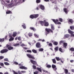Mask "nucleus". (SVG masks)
<instances>
[{
	"label": "nucleus",
	"mask_w": 74,
	"mask_h": 74,
	"mask_svg": "<svg viewBox=\"0 0 74 74\" xmlns=\"http://www.w3.org/2000/svg\"><path fill=\"white\" fill-rule=\"evenodd\" d=\"M64 11L65 13H67V9L66 8H64Z\"/></svg>",
	"instance_id": "e433bc0d"
},
{
	"label": "nucleus",
	"mask_w": 74,
	"mask_h": 74,
	"mask_svg": "<svg viewBox=\"0 0 74 74\" xmlns=\"http://www.w3.org/2000/svg\"><path fill=\"white\" fill-rule=\"evenodd\" d=\"M70 51H72V52H74V48L71 47V48L70 49Z\"/></svg>",
	"instance_id": "c756f323"
},
{
	"label": "nucleus",
	"mask_w": 74,
	"mask_h": 74,
	"mask_svg": "<svg viewBox=\"0 0 74 74\" xmlns=\"http://www.w3.org/2000/svg\"><path fill=\"white\" fill-rule=\"evenodd\" d=\"M0 65L1 66H2V67H4V64L3 63H0Z\"/></svg>",
	"instance_id": "49530a36"
},
{
	"label": "nucleus",
	"mask_w": 74,
	"mask_h": 74,
	"mask_svg": "<svg viewBox=\"0 0 74 74\" xmlns=\"http://www.w3.org/2000/svg\"><path fill=\"white\" fill-rule=\"evenodd\" d=\"M5 1L6 3H10V0H5Z\"/></svg>",
	"instance_id": "4d7b16f0"
},
{
	"label": "nucleus",
	"mask_w": 74,
	"mask_h": 74,
	"mask_svg": "<svg viewBox=\"0 0 74 74\" xmlns=\"http://www.w3.org/2000/svg\"><path fill=\"white\" fill-rule=\"evenodd\" d=\"M44 51V49L43 48H40L38 49V51L39 52H42Z\"/></svg>",
	"instance_id": "bb28decb"
},
{
	"label": "nucleus",
	"mask_w": 74,
	"mask_h": 74,
	"mask_svg": "<svg viewBox=\"0 0 74 74\" xmlns=\"http://www.w3.org/2000/svg\"><path fill=\"white\" fill-rule=\"evenodd\" d=\"M45 31L47 33V34H49L50 32L53 33V31L51 30V29L46 28L45 29Z\"/></svg>",
	"instance_id": "7ed1b4c3"
},
{
	"label": "nucleus",
	"mask_w": 74,
	"mask_h": 74,
	"mask_svg": "<svg viewBox=\"0 0 74 74\" xmlns=\"http://www.w3.org/2000/svg\"><path fill=\"white\" fill-rule=\"evenodd\" d=\"M40 8H41V9L42 10H44L45 9L44 6L42 5H40Z\"/></svg>",
	"instance_id": "412c9836"
},
{
	"label": "nucleus",
	"mask_w": 74,
	"mask_h": 74,
	"mask_svg": "<svg viewBox=\"0 0 74 74\" xmlns=\"http://www.w3.org/2000/svg\"><path fill=\"white\" fill-rule=\"evenodd\" d=\"M30 62L32 63L33 64L36 65L37 64V62L35 61H33L32 60H30Z\"/></svg>",
	"instance_id": "1a4fd4ad"
},
{
	"label": "nucleus",
	"mask_w": 74,
	"mask_h": 74,
	"mask_svg": "<svg viewBox=\"0 0 74 74\" xmlns=\"http://www.w3.org/2000/svg\"><path fill=\"white\" fill-rule=\"evenodd\" d=\"M4 58V56H0V60H1V59H3Z\"/></svg>",
	"instance_id": "5fc2aeb1"
},
{
	"label": "nucleus",
	"mask_w": 74,
	"mask_h": 74,
	"mask_svg": "<svg viewBox=\"0 0 74 74\" xmlns=\"http://www.w3.org/2000/svg\"><path fill=\"white\" fill-rule=\"evenodd\" d=\"M68 33H69V34H73V33H74V32L71 31V30H70V29H68Z\"/></svg>",
	"instance_id": "f3484780"
},
{
	"label": "nucleus",
	"mask_w": 74,
	"mask_h": 74,
	"mask_svg": "<svg viewBox=\"0 0 74 74\" xmlns=\"http://www.w3.org/2000/svg\"><path fill=\"white\" fill-rule=\"evenodd\" d=\"M16 34H17V33L16 32H13L12 35L13 37H16Z\"/></svg>",
	"instance_id": "6ab92c4d"
},
{
	"label": "nucleus",
	"mask_w": 74,
	"mask_h": 74,
	"mask_svg": "<svg viewBox=\"0 0 74 74\" xmlns=\"http://www.w3.org/2000/svg\"><path fill=\"white\" fill-rule=\"evenodd\" d=\"M8 51V50L7 49H5L2 50L1 51V53H4L7 52Z\"/></svg>",
	"instance_id": "0eeeda50"
},
{
	"label": "nucleus",
	"mask_w": 74,
	"mask_h": 74,
	"mask_svg": "<svg viewBox=\"0 0 74 74\" xmlns=\"http://www.w3.org/2000/svg\"><path fill=\"white\" fill-rule=\"evenodd\" d=\"M52 21H53V22L55 23L56 25H60V24H61V23L60 22H58L59 21V20L57 19H52Z\"/></svg>",
	"instance_id": "20e7f679"
},
{
	"label": "nucleus",
	"mask_w": 74,
	"mask_h": 74,
	"mask_svg": "<svg viewBox=\"0 0 74 74\" xmlns=\"http://www.w3.org/2000/svg\"><path fill=\"white\" fill-rule=\"evenodd\" d=\"M68 22L69 23H72V24L73 23V20L71 19H69Z\"/></svg>",
	"instance_id": "f8f14e48"
},
{
	"label": "nucleus",
	"mask_w": 74,
	"mask_h": 74,
	"mask_svg": "<svg viewBox=\"0 0 74 74\" xmlns=\"http://www.w3.org/2000/svg\"><path fill=\"white\" fill-rule=\"evenodd\" d=\"M19 45V43H17L16 44H15L13 45V46H14V47H16V46H18Z\"/></svg>",
	"instance_id": "3c124183"
},
{
	"label": "nucleus",
	"mask_w": 74,
	"mask_h": 74,
	"mask_svg": "<svg viewBox=\"0 0 74 74\" xmlns=\"http://www.w3.org/2000/svg\"><path fill=\"white\" fill-rule=\"evenodd\" d=\"M70 29L71 30H74V26H71L70 27Z\"/></svg>",
	"instance_id": "cd10ccee"
},
{
	"label": "nucleus",
	"mask_w": 74,
	"mask_h": 74,
	"mask_svg": "<svg viewBox=\"0 0 74 74\" xmlns=\"http://www.w3.org/2000/svg\"><path fill=\"white\" fill-rule=\"evenodd\" d=\"M64 37L66 38H69L70 37V35L69 34H66L64 35Z\"/></svg>",
	"instance_id": "dca6fc26"
},
{
	"label": "nucleus",
	"mask_w": 74,
	"mask_h": 74,
	"mask_svg": "<svg viewBox=\"0 0 74 74\" xmlns=\"http://www.w3.org/2000/svg\"><path fill=\"white\" fill-rule=\"evenodd\" d=\"M33 67L34 69H35V70H36V66L35 65H33Z\"/></svg>",
	"instance_id": "09e8293b"
},
{
	"label": "nucleus",
	"mask_w": 74,
	"mask_h": 74,
	"mask_svg": "<svg viewBox=\"0 0 74 74\" xmlns=\"http://www.w3.org/2000/svg\"><path fill=\"white\" fill-rule=\"evenodd\" d=\"M40 2H41V1H40V0H36V1L37 3H40Z\"/></svg>",
	"instance_id": "8fccbe9b"
},
{
	"label": "nucleus",
	"mask_w": 74,
	"mask_h": 74,
	"mask_svg": "<svg viewBox=\"0 0 74 74\" xmlns=\"http://www.w3.org/2000/svg\"><path fill=\"white\" fill-rule=\"evenodd\" d=\"M21 36H18L17 38L18 40H19V41H21Z\"/></svg>",
	"instance_id": "a18cd8bd"
},
{
	"label": "nucleus",
	"mask_w": 74,
	"mask_h": 74,
	"mask_svg": "<svg viewBox=\"0 0 74 74\" xmlns=\"http://www.w3.org/2000/svg\"><path fill=\"white\" fill-rule=\"evenodd\" d=\"M14 64H18V63L16 62H14Z\"/></svg>",
	"instance_id": "0e129e2a"
},
{
	"label": "nucleus",
	"mask_w": 74,
	"mask_h": 74,
	"mask_svg": "<svg viewBox=\"0 0 74 74\" xmlns=\"http://www.w3.org/2000/svg\"><path fill=\"white\" fill-rule=\"evenodd\" d=\"M15 3L14 4L13 0L11 1V2L8 5L9 7H14V6H15V5H16L18 4V2H16V1H15Z\"/></svg>",
	"instance_id": "f257e3e1"
},
{
	"label": "nucleus",
	"mask_w": 74,
	"mask_h": 74,
	"mask_svg": "<svg viewBox=\"0 0 74 74\" xmlns=\"http://www.w3.org/2000/svg\"><path fill=\"white\" fill-rule=\"evenodd\" d=\"M20 69H24V70H27V68L24 66H21L20 67Z\"/></svg>",
	"instance_id": "4468645a"
},
{
	"label": "nucleus",
	"mask_w": 74,
	"mask_h": 74,
	"mask_svg": "<svg viewBox=\"0 0 74 74\" xmlns=\"http://www.w3.org/2000/svg\"><path fill=\"white\" fill-rule=\"evenodd\" d=\"M27 52L29 53H32V51L30 50H27Z\"/></svg>",
	"instance_id": "603ef678"
},
{
	"label": "nucleus",
	"mask_w": 74,
	"mask_h": 74,
	"mask_svg": "<svg viewBox=\"0 0 74 74\" xmlns=\"http://www.w3.org/2000/svg\"><path fill=\"white\" fill-rule=\"evenodd\" d=\"M21 47H22V46H25V45L24 44L22 43L21 45Z\"/></svg>",
	"instance_id": "13d9d810"
},
{
	"label": "nucleus",
	"mask_w": 74,
	"mask_h": 74,
	"mask_svg": "<svg viewBox=\"0 0 74 74\" xmlns=\"http://www.w3.org/2000/svg\"><path fill=\"white\" fill-rule=\"evenodd\" d=\"M22 26L24 29H26V25H25V23H23V24L22 25Z\"/></svg>",
	"instance_id": "7c9ffc66"
},
{
	"label": "nucleus",
	"mask_w": 74,
	"mask_h": 74,
	"mask_svg": "<svg viewBox=\"0 0 74 74\" xmlns=\"http://www.w3.org/2000/svg\"><path fill=\"white\" fill-rule=\"evenodd\" d=\"M13 74H18V73L15 72V71H13Z\"/></svg>",
	"instance_id": "864d4df0"
},
{
	"label": "nucleus",
	"mask_w": 74,
	"mask_h": 74,
	"mask_svg": "<svg viewBox=\"0 0 74 74\" xmlns=\"http://www.w3.org/2000/svg\"><path fill=\"white\" fill-rule=\"evenodd\" d=\"M9 36L10 37H12V36H11V34H9Z\"/></svg>",
	"instance_id": "052dcab7"
},
{
	"label": "nucleus",
	"mask_w": 74,
	"mask_h": 74,
	"mask_svg": "<svg viewBox=\"0 0 74 74\" xmlns=\"http://www.w3.org/2000/svg\"><path fill=\"white\" fill-rule=\"evenodd\" d=\"M21 73H26V71H21Z\"/></svg>",
	"instance_id": "e2e57ef3"
},
{
	"label": "nucleus",
	"mask_w": 74,
	"mask_h": 74,
	"mask_svg": "<svg viewBox=\"0 0 74 74\" xmlns=\"http://www.w3.org/2000/svg\"><path fill=\"white\" fill-rule=\"evenodd\" d=\"M4 41V38L1 39L0 38V42H3Z\"/></svg>",
	"instance_id": "79ce46f5"
},
{
	"label": "nucleus",
	"mask_w": 74,
	"mask_h": 74,
	"mask_svg": "<svg viewBox=\"0 0 74 74\" xmlns=\"http://www.w3.org/2000/svg\"><path fill=\"white\" fill-rule=\"evenodd\" d=\"M59 21L61 22H63V19L61 18H59Z\"/></svg>",
	"instance_id": "58836bf2"
},
{
	"label": "nucleus",
	"mask_w": 74,
	"mask_h": 74,
	"mask_svg": "<svg viewBox=\"0 0 74 74\" xmlns=\"http://www.w3.org/2000/svg\"><path fill=\"white\" fill-rule=\"evenodd\" d=\"M27 56L30 59H35V58L34 57V56L30 55V54H28L27 55Z\"/></svg>",
	"instance_id": "6e6552de"
},
{
	"label": "nucleus",
	"mask_w": 74,
	"mask_h": 74,
	"mask_svg": "<svg viewBox=\"0 0 74 74\" xmlns=\"http://www.w3.org/2000/svg\"><path fill=\"white\" fill-rule=\"evenodd\" d=\"M28 36L29 37H32L33 36V33L31 32H29L28 34Z\"/></svg>",
	"instance_id": "b1692460"
},
{
	"label": "nucleus",
	"mask_w": 74,
	"mask_h": 74,
	"mask_svg": "<svg viewBox=\"0 0 74 74\" xmlns=\"http://www.w3.org/2000/svg\"><path fill=\"white\" fill-rule=\"evenodd\" d=\"M58 47H56L54 48V49L55 50V51H58Z\"/></svg>",
	"instance_id": "a19ab883"
},
{
	"label": "nucleus",
	"mask_w": 74,
	"mask_h": 74,
	"mask_svg": "<svg viewBox=\"0 0 74 74\" xmlns=\"http://www.w3.org/2000/svg\"><path fill=\"white\" fill-rule=\"evenodd\" d=\"M47 68H51V65L49 64L47 65Z\"/></svg>",
	"instance_id": "4c0bfd02"
},
{
	"label": "nucleus",
	"mask_w": 74,
	"mask_h": 74,
	"mask_svg": "<svg viewBox=\"0 0 74 74\" xmlns=\"http://www.w3.org/2000/svg\"><path fill=\"white\" fill-rule=\"evenodd\" d=\"M67 43L66 42H64L63 43V47L64 48H66L67 47Z\"/></svg>",
	"instance_id": "9b49d317"
},
{
	"label": "nucleus",
	"mask_w": 74,
	"mask_h": 74,
	"mask_svg": "<svg viewBox=\"0 0 74 74\" xmlns=\"http://www.w3.org/2000/svg\"><path fill=\"white\" fill-rule=\"evenodd\" d=\"M60 45H61V44H63V43H64V40H61L60 42Z\"/></svg>",
	"instance_id": "2f4dec72"
},
{
	"label": "nucleus",
	"mask_w": 74,
	"mask_h": 74,
	"mask_svg": "<svg viewBox=\"0 0 74 74\" xmlns=\"http://www.w3.org/2000/svg\"><path fill=\"white\" fill-rule=\"evenodd\" d=\"M38 16H39L38 14H32L30 16L29 18L31 19L36 18H38Z\"/></svg>",
	"instance_id": "f03ea898"
},
{
	"label": "nucleus",
	"mask_w": 74,
	"mask_h": 74,
	"mask_svg": "<svg viewBox=\"0 0 74 74\" xmlns=\"http://www.w3.org/2000/svg\"><path fill=\"white\" fill-rule=\"evenodd\" d=\"M32 51L34 53H37V51L35 49L32 50Z\"/></svg>",
	"instance_id": "473e14b6"
},
{
	"label": "nucleus",
	"mask_w": 74,
	"mask_h": 74,
	"mask_svg": "<svg viewBox=\"0 0 74 74\" xmlns=\"http://www.w3.org/2000/svg\"><path fill=\"white\" fill-rule=\"evenodd\" d=\"M59 51H60V52H63V50H62V49L61 48H59Z\"/></svg>",
	"instance_id": "c03bdc74"
},
{
	"label": "nucleus",
	"mask_w": 74,
	"mask_h": 74,
	"mask_svg": "<svg viewBox=\"0 0 74 74\" xmlns=\"http://www.w3.org/2000/svg\"><path fill=\"white\" fill-rule=\"evenodd\" d=\"M64 71L65 74H67L68 73V70L67 69H64Z\"/></svg>",
	"instance_id": "393cba45"
},
{
	"label": "nucleus",
	"mask_w": 74,
	"mask_h": 74,
	"mask_svg": "<svg viewBox=\"0 0 74 74\" xmlns=\"http://www.w3.org/2000/svg\"><path fill=\"white\" fill-rule=\"evenodd\" d=\"M52 67L54 71H56V70H57L56 66L55 65L52 64Z\"/></svg>",
	"instance_id": "9d476101"
},
{
	"label": "nucleus",
	"mask_w": 74,
	"mask_h": 74,
	"mask_svg": "<svg viewBox=\"0 0 74 74\" xmlns=\"http://www.w3.org/2000/svg\"><path fill=\"white\" fill-rule=\"evenodd\" d=\"M36 46L37 48H40L41 47V45L40 43L39 42H38L36 44Z\"/></svg>",
	"instance_id": "423d86ee"
},
{
	"label": "nucleus",
	"mask_w": 74,
	"mask_h": 74,
	"mask_svg": "<svg viewBox=\"0 0 74 74\" xmlns=\"http://www.w3.org/2000/svg\"><path fill=\"white\" fill-rule=\"evenodd\" d=\"M48 45L50 47H52V44L51 43H49L48 44Z\"/></svg>",
	"instance_id": "ea45409f"
},
{
	"label": "nucleus",
	"mask_w": 74,
	"mask_h": 74,
	"mask_svg": "<svg viewBox=\"0 0 74 74\" xmlns=\"http://www.w3.org/2000/svg\"><path fill=\"white\" fill-rule=\"evenodd\" d=\"M71 34V37H74V34Z\"/></svg>",
	"instance_id": "69168bd1"
},
{
	"label": "nucleus",
	"mask_w": 74,
	"mask_h": 74,
	"mask_svg": "<svg viewBox=\"0 0 74 74\" xmlns=\"http://www.w3.org/2000/svg\"><path fill=\"white\" fill-rule=\"evenodd\" d=\"M4 60H5V61H6V62H9L8 60V58L4 59Z\"/></svg>",
	"instance_id": "6e6d98bb"
},
{
	"label": "nucleus",
	"mask_w": 74,
	"mask_h": 74,
	"mask_svg": "<svg viewBox=\"0 0 74 74\" xmlns=\"http://www.w3.org/2000/svg\"><path fill=\"white\" fill-rule=\"evenodd\" d=\"M44 25L45 26H49V23L46 22L45 23Z\"/></svg>",
	"instance_id": "a211bd4d"
},
{
	"label": "nucleus",
	"mask_w": 74,
	"mask_h": 74,
	"mask_svg": "<svg viewBox=\"0 0 74 74\" xmlns=\"http://www.w3.org/2000/svg\"><path fill=\"white\" fill-rule=\"evenodd\" d=\"M34 35L35 37H36V38H38V37H39V35L36 34H34Z\"/></svg>",
	"instance_id": "c85d7f7f"
},
{
	"label": "nucleus",
	"mask_w": 74,
	"mask_h": 74,
	"mask_svg": "<svg viewBox=\"0 0 74 74\" xmlns=\"http://www.w3.org/2000/svg\"><path fill=\"white\" fill-rule=\"evenodd\" d=\"M37 70H38V71H40V72H42V70H41V69L38 67L37 68Z\"/></svg>",
	"instance_id": "5701e85b"
},
{
	"label": "nucleus",
	"mask_w": 74,
	"mask_h": 74,
	"mask_svg": "<svg viewBox=\"0 0 74 74\" xmlns=\"http://www.w3.org/2000/svg\"><path fill=\"white\" fill-rule=\"evenodd\" d=\"M4 74H8V72H6Z\"/></svg>",
	"instance_id": "774afa93"
},
{
	"label": "nucleus",
	"mask_w": 74,
	"mask_h": 74,
	"mask_svg": "<svg viewBox=\"0 0 74 74\" xmlns=\"http://www.w3.org/2000/svg\"><path fill=\"white\" fill-rule=\"evenodd\" d=\"M39 22L42 26H43V24H44V22L43 21H39Z\"/></svg>",
	"instance_id": "aec40b11"
},
{
	"label": "nucleus",
	"mask_w": 74,
	"mask_h": 74,
	"mask_svg": "<svg viewBox=\"0 0 74 74\" xmlns=\"http://www.w3.org/2000/svg\"><path fill=\"white\" fill-rule=\"evenodd\" d=\"M4 0H1V1H2L3 2L4 4L5 5H6V3H5V2H4Z\"/></svg>",
	"instance_id": "bf43d9fd"
},
{
	"label": "nucleus",
	"mask_w": 74,
	"mask_h": 74,
	"mask_svg": "<svg viewBox=\"0 0 74 74\" xmlns=\"http://www.w3.org/2000/svg\"><path fill=\"white\" fill-rule=\"evenodd\" d=\"M52 42H53V45H57L58 44V42H57L54 41V40H52Z\"/></svg>",
	"instance_id": "ddd939ff"
},
{
	"label": "nucleus",
	"mask_w": 74,
	"mask_h": 74,
	"mask_svg": "<svg viewBox=\"0 0 74 74\" xmlns=\"http://www.w3.org/2000/svg\"><path fill=\"white\" fill-rule=\"evenodd\" d=\"M18 73L19 74H22V73H21V72L19 71H18Z\"/></svg>",
	"instance_id": "680f3d73"
},
{
	"label": "nucleus",
	"mask_w": 74,
	"mask_h": 74,
	"mask_svg": "<svg viewBox=\"0 0 74 74\" xmlns=\"http://www.w3.org/2000/svg\"><path fill=\"white\" fill-rule=\"evenodd\" d=\"M6 47L8 48V50H12V49H14V47H11L10 45H6Z\"/></svg>",
	"instance_id": "39448f33"
},
{
	"label": "nucleus",
	"mask_w": 74,
	"mask_h": 74,
	"mask_svg": "<svg viewBox=\"0 0 74 74\" xmlns=\"http://www.w3.org/2000/svg\"><path fill=\"white\" fill-rule=\"evenodd\" d=\"M34 74H38V72L37 71H36V72H34Z\"/></svg>",
	"instance_id": "37998d69"
},
{
	"label": "nucleus",
	"mask_w": 74,
	"mask_h": 74,
	"mask_svg": "<svg viewBox=\"0 0 74 74\" xmlns=\"http://www.w3.org/2000/svg\"><path fill=\"white\" fill-rule=\"evenodd\" d=\"M52 60L53 61V63H54V64L56 63V60L55 59H52Z\"/></svg>",
	"instance_id": "c9c22d12"
},
{
	"label": "nucleus",
	"mask_w": 74,
	"mask_h": 74,
	"mask_svg": "<svg viewBox=\"0 0 74 74\" xmlns=\"http://www.w3.org/2000/svg\"><path fill=\"white\" fill-rule=\"evenodd\" d=\"M74 62V60H70V62L71 63H73Z\"/></svg>",
	"instance_id": "338daca9"
},
{
	"label": "nucleus",
	"mask_w": 74,
	"mask_h": 74,
	"mask_svg": "<svg viewBox=\"0 0 74 74\" xmlns=\"http://www.w3.org/2000/svg\"><path fill=\"white\" fill-rule=\"evenodd\" d=\"M51 29L52 30H54L55 28L53 27V25H51Z\"/></svg>",
	"instance_id": "f704fd0d"
},
{
	"label": "nucleus",
	"mask_w": 74,
	"mask_h": 74,
	"mask_svg": "<svg viewBox=\"0 0 74 74\" xmlns=\"http://www.w3.org/2000/svg\"><path fill=\"white\" fill-rule=\"evenodd\" d=\"M14 38L12 37H11L9 39V41H12L14 40Z\"/></svg>",
	"instance_id": "a878e982"
},
{
	"label": "nucleus",
	"mask_w": 74,
	"mask_h": 74,
	"mask_svg": "<svg viewBox=\"0 0 74 74\" xmlns=\"http://www.w3.org/2000/svg\"><path fill=\"white\" fill-rule=\"evenodd\" d=\"M4 64L6 66H8L10 65V64L7 62H4Z\"/></svg>",
	"instance_id": "72a5a7b5"
},
{
	"label": "nucleus",
	"mask_w": 74,
	"mask_h": 74,
	"mask_svg": "<svg viewBox=\"0 0 74 74\" xmlns=\"http://www.w3.org/2000/svg\"><path fill=\"white\" fill-rule=\"evenodd\" d=\"M30 29L32 30H33L34 32H35L36 31V29L34 27H30Z\"/></svg>",
	"instance_id": "2eb2a0df"
},
{
	"label": "nucleus",
	"mask_w": 74,
	"mask_h": 74,
	"mask_svg": "<svg viewBox=\"0 0 74 74\" xmlns=\"http://www.w3.org/2000/svg\"><path fill=\"white\" fill-rule=\"evenodd\" d=\"M6 14H12V12L11 11L9 10L7 12H6Z\"/></svg>",
	"instance_id": "4be33fe9"
},
{
	"label": "nucleus",
	"mask_w": 74,
	"mask_h": 74,
	"mask_svg": "<svg viewBox=\"0 0 74 74\" xmlns=\"http://www.w3.org/2000/svg\"><path fill=\"white\" fill-rule=\"evenodd\" d=\"M56 59L57 60V61H59V60H60L59 57H56Z\"/></svg>",
	"instance_id": "de8ad7c7"
}]
</instances>
